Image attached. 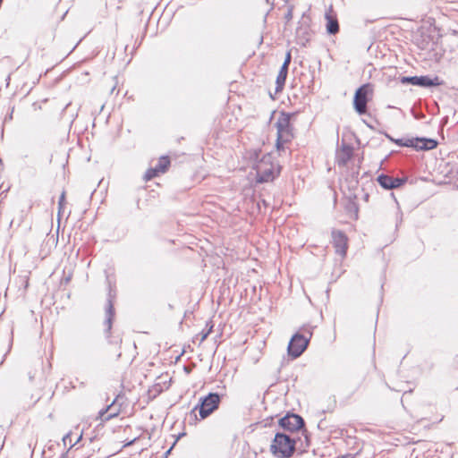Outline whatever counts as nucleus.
Returning a JSON list of instances; mask_svg holds the SVG:
<instances>
[{"label": "nucleus", "mask_w": 458, "mask_h": 458, "mask_svg": "<svg viewBox=\"0 0 458 458\" xmlns=\"http://www.w3.org/2000/svg\"><path fill=\"white\" fill-rule=\"evenodd\" d=\"M219 403L220 395L216 393H209L199 399V404L193 409V411L199 409L200 418L206 419L218 408Z\"/></svg>", "instance_id": "5"}, {"label": "nucleus", "mask_w": 458, "mask_h": 458, "mask_svg": "<svg viewBox=\"0 0 458 458\" xmlns=\"http://www.w3.org/2000/svg\"><path fill=\"white\" fill-rule=\"evenodd\" d=\"M114 403L108 405L106 409H102L99 411V417L103 421L110 420L119 414V411H113Z\"/></svg>", "instance_id": "16"}, {"label": "nucleus", "mask_w": 458, "mask_h": 458, "mask_svg": "<svg viewBox=\"0 0 458 458\" xmlns=\"http://www.w3.org/2000/svg\"><path fill=\"white\" fill-rule=\"evenodd\" d=\"M394 142L402 147H410L417 150H430L437 146V140L428 138H402Z\"/></svg>", "instance_id": "6"}, {"label": "nucleus", "mask_w": 458, "mask_h": 458, "mask_svg": "<svg viewBox=\"0 0 458 458\" xmlns=\"http://www.w3.org/2000/svg\"><path fill=\"white\" fill-rule=\"evenodd\" d=\"M332 243L335 249L336 254L344 258L348 250V237L341 230L333 229L331 232Z\"/></svg>", "instance_id": "8"}, {"label": "nucleus", "mask_w": 458, "mask_h": 458, "mask_svg": "<svg viewBox=\"0 0 458 458\" xmlns=\"http://www.w3.org/2000/svg\"><path fill=\"white\" fill-rule=\"evenodd\" d=\"M170 165V160L167 157L159 158L157 165L155 166L158 173H165Z\"/></svg>", "instance_id": "18"}, {"label": "nucleus", "mask_w": 458, "mask_h": 458, "mask_svg": "<svg viewBox=\"0 0 458 458\" xmlns=\"http://www.w3.org/2000/svg\"><path fill=\"white\" fill-rule=\"evenodd\" d=\"M291 58H292V57H291V53H290V52H288V53L286 54V56H285V59H284V64H285V65L288 67V66H289V64H290V63H291Z\"/></svg>", "instance_id": "22"}, {"label": "nucleus", "mask_w": 458, "mask_h": 458, "mask_svg": "<svg viewBox=\"0 0 458 458\" xmlns=\"http://www.w3.org/2000/svg\"><path fill=\"white\" fill-rule=\"evenodd\" d=\"M312 336V330L310 327H301L293 335L288 344V353L293 358H298L306 350Z\"/></svg>", "instance_id": "3"}, {"label": "nucleus", "mask_w": 458, "mask_h": 458, "mask_svg": "<svg viewBox=\"0 0 458 458\" xmlns=\"http://www.w3.org/2000/svg\"><path fill=\"white\" fill-rule=\"evenodd\" d=\"M3 0H0V3L2 4Z\"/></svg>", "instance_id": "31"}, {"label": "nucleus", "mask_w": 458, "mask_h": 458, "mask_svg": "<svg viewBox=\"0 0 458 458\" xmlns=\"http://www.w3.org/2000/svg\"><path fill=\"white\" fill-rule=\"evenodd\" d=\"M287 72L288 67L285 64H283L276 77V91H279L283 89L286 81Z\"/></svg>", "instance_id": "17"}, {"label": "nucleus", "mask_w": 458, "mask_h": 458, "mask_svg": "<svg viewBox=\"0 0 458 458\" xmlns=\"http://www.w3.org/2000/svg\"><path fill=\"white\" fill-rule=\"evenodd\" d=\"M277 129L276 149L278 152H284L293 138V127L290 123V116L283 114L276 123Z\"/></svg>", "instance_id": "4"}, {"label": "nucleus", "mask_w": 458, "mask_h": 458, "mask_svg": "<svg viewBox=\"0 0 458 458\" xmlns=\"http://www.w3.org/2000/svg\"><path fill=\"white\" fill-rule=\"evenodd\" d=\"M28 375H29L30 381H33V379H34V373L30 370L28 372Z\"/></svg>", "instance_id": "23"}, {"label": "nucleus", "mask_w": 458, "mask_h": 458, "mask_svg": "<svg viewBox=\"0 0 458 458\" xmlns=\"http://www.w3.org/2000/svg\"><path fill=\"white\" fill-rule=\"evenodd\" d=\"M69 202H58V216H64Z\"/></svg>", "instance_id": "20"}, {"label": "nucleus", "mask_w": 458, "mask_h": 458, "mask_svg": "<svg viewBox=\"0 0 458 458\" xmlns=\"http://www.w3.org/2000/svg\"><path fill=\"white\" fill-rule=\"evenodd\" d=\"M352 151V148L344 145L336 154V161L339 165H344L350 160Z\"/></svg>", "instance_id": "14"}, {"label": "nucleus", "mask_w": 458, "mask_h": 458, "mask_svg": "<svg viewBox=\"0 0 458 458\" xmlns=\"http://www.w3.org/2000/svg\"><path fill=\"white\" fill-rule=\"evenodd\" d=\"M262 203H263V205H264L265 207H267V203L266 201H263Z\"/></svg>", "instance_id": "27"}, {"label": "nucleus", "mask_w": 458, "mask_h": 458, "mask_svg": "<svg viewBox=\"0 0 458 458\" xmlns=\"http://www.w3.org/2000/svg\"><path fill=\"white\" fill-rule=\"evenodd\" d=\"M133 442H134V440L130 441L128 444H126V445H125V446H126V445H131Z\"/></svg>", "instance_id": "25"}, {"label": "nucleus", "mask_w": 458, "mask_h": 458, "mask_svg": "<svg viewBox=\"0 0 458 458\" xmlns=\"http://www.w3.org/2000/svg\"><path fill=\"white\" fill-rule=\"evenodd\" d=\"M60 458H65V455L64 454V455H63L62 457H60Z\"/></svg>", "instance_id": "30"}, {"label": "nucleus", "mask_w": 458, "mask_h": 458, "mask_svg": "<svg viewBox=\"0 0 458 458\" xmlns=\"http://www.w3.org/2000/svg\"><path fill=\"white\" fill-rule=\"evenodd\" d=\"M372 92L369 84H364L360 87L354 95V109L360 114H363L367 111L368 96Z\"/></svg>", "instance_id": "7"}, {"label": "nucleus", "mask_w": 458, "mask_h": 458, "mask_svg": "<svg viewBox=\"0 0 458 458\" xmlns=\"http://www.w3.org/2000/svg\"><path fill=\"white\" fill-rule=\"evenodd\" d=\"M279 425L285 430L297 431L304 427L303 419L294 413H287L279 420Z\"/></svg>", "instance_id": "9"}, {"label": "nucleus", "mask_w": 458, "mask_h": 458, "mask_svg": "<svg viewBox=\"0 0 458 458\" xmlns=\"http://www.w3.org/2000/svg\"><path fill=\"white\" fill-rule=\"evenodd\" d=\"M258 208L260 209L259 202H257Z\"/></svg>", "instance_id": "26"}, {"label": "nucleus", "mask_w": 458, "mask_h": 458, "mask_svg": "<svg viewBox=\"0 0 458 458\" xmlns=\"http://www.w3.org/2000/svg\"><path fill=\"white\" fill-rule=\"evenodd\" d=\"M211 330H212V327H209V329H208V331H206V332H205V331H202V332L200 333V335H201L200 342H203V341H205V340H206V338L208 337V335H209V333L211 332Z\"/></svg>", "instance_id": "21"}, {"label": "nucleus", "mask_w": 458, "mask_h": 458, "mask_svg": "<svg viewBox=\"0 0 458 458\" xmlns=\"http://www.w3.org/2000/svg\"><path fill=\"white\" fill-rule=\"evenodd\" d=\"M252 168L256 171V178L259 182H271L280 173V165L274 162L270 154L263 155L260 159L253 164Z\"/></svg>", "instance_id": "1"}, {"label": "nucleus", "mask_w": 458, "mask_h": 458, "mask_svg": "<svg viewBox=\"0 0 458 458\" xmlns=\"http://www.w3.org/2000/svg\"><path fill=\"white\" fill-rule=\"evenodd\" d=\"M326 21H327V31L329 34H335L339 31V24L337 18L335 14L333 13V11L330 9L328 12L326 13L325 15Z\"/></svg>", "instance_id": "13"}, {"label": "nucleus", "mask_w": 458, "mask_h": 458, "mask_svg": "<svg viewBox=\"0 0 458 458\" xmlns=\"http://www.w3.org/2000/svg\"><path fill=\"white\" fill-rule=\"evenodd\" d=\"M120 357H121V352H119V353L117 354V358H120Z\"/></svg>", "instance_id": "29"}, {"label": "nucleus", "mask_w": 458, "mask_h": 458, "mask_svg": "<svg viewBox=\"0 0 458 458\" xmlns=\"http://www.w3.org/2000/svg\"><path fill=\"white\" fill-rule=\"evenodd\" d=\"M158 174L157 170L156 169V167H152V168H149L147 170V172L145 173L144 174V179L146 181H149L151 180L152 178H154L155 176H157Z\"/></svg>", "instance_id": "19"}, {"label": "nucleus", "mask_w": 458, "mask_h": 458, "mask_svg": "<svg viewBox=\"0 0 458 458\" xmlns=\"http://www.w3.org/2000/svg\"><path fill=\"white\" fill-rule=\"evenodd\" d=\"M114 317V308L113 301L111 299V295H109V298H108L107 303H106V319L104 322V325L106 327L105 331H106V337H110Z\"/></svg>", "instance_id": "12"}, {"label": "nucleus", "mask_w": 458, "mask_h": 458, "mask_svg": "<svg viewBox=\"0 0 458 458\" xmlns=\"http://www.w3.org/2000/svg\"><path fill=\"white\" fill-rule=\"evenodd\" d=\"M344 212L348 218L357 219L358 218V206L356 202H344Z\"/></svg>", "instance_id": "15"}, {"label": "nucleus", "mask_w": 458, "mask_h": 458, "mask_svg": "<svg viewBox=\"0 0 458 458\" xmlns=\"http://www.w3.org/2000/svg\"><path fill=\"white\" fill-rule=\"evenodd\" d=\"M377 181L384 189L386 190L398 188L406 182L405 179L392 177L386 174H380Z\"/></svg>", "instance_id": "11"}, {"label": "nucleus", "mask_w": 458, "mask_h": 458, "mask_svg": "<svg viewBox=\"0 0 458 458\" xmlns=\"http://www.w3.org/2000/svg\"><path fill=\"white\" fill-rule=\"evenodd\" d=\"M270 451L277 458H290L295 451V440L286 434L276 433Z\"/></svg>", "instance_id": "2"}, {"label": "nucleus", "mask_w": 458, "mask_h": 458, "mask_svg": "<svg viewBox=\"0 0 458 458\" xmlns=\"http://www.w3.org/2000/svg\"><path fill=\"white\" fill-rule=\"evenodd\" d=\"M65 193L63 191L59 197V200H64Z\"/></svg>", "instance_id": "24"}, {"label": "nucleus", "mask_w": 458, "mask_h": 458, "mask_svg": "<svg viewBox=\"0 0 458 458\" xmlns=\"http://www.w3.org/2000/svg\"><path fill=\"white\" fill-rule=\"evenodd\" d=\"M403 83H411L412 85L420 86V87H431L437 86L439 84L438 79H431L428 76H412V77H403L402 79Z\"/></svg>", "instance_id": "10"}, {"label": "nucleus", "mask_w": 458, "mask_h": 458, "mask_svg": "<svg viewBox=\"0 0 458 458\" xmlns=\"http://www.w3.org/2000/svg\"><path fill=\"white\" fill-rule=\"evenodd\" d=\"M115 343H116V344H121V343H122V340L120 339V340L116 341Z\"/></svg>", "instance_id": "28"}]
</instances>
